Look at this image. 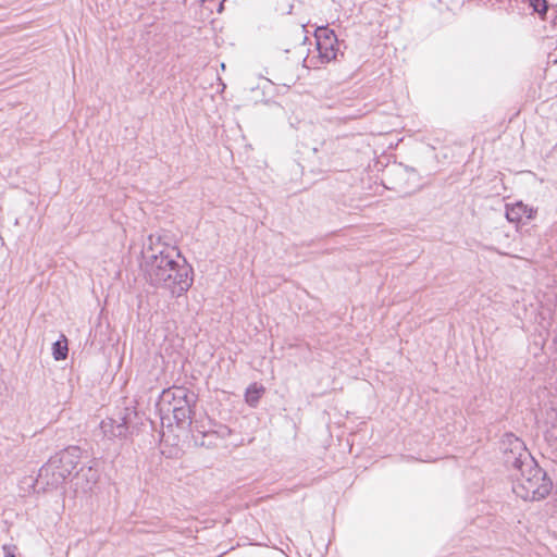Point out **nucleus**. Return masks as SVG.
Here are the masks:
<instances>
[{
    "mask_svg": "<svg viewBox=\"0 0 557 557\" xmlns=\"http://www.w3.org/2000/svg\"><path fill=\"white\" fill-rule=\"evenodd\" d=\"M148 242L143 250L141 268L146 280L152 286H159L160 283H165V272L174 264V258H181V252L176 247L162 243L160 237L150 235Z\"/></svg>",
    "mask_w": 557,
    "mask_h": 557,
    "instance_id": "nucleus-1",
    "label": "nucleus"
},
{
    "mask_svg": "<svg viewBox=\"0 0 557 557\" xmlns=\"http://www.w3.org/2000/svg\"><path fill=\"white\" fill-rule=\"evenodd\" d=\"M552 488L550 478L534 458L513 473L512 492L523 500H542L549 495Z\"/></svg>",
    "mask_w": 557,
    "mask_h": 557,
    "instance_id": "nucleus-2",
    "label": "nucleus"
},
{
    "mask_svg": "<svg viewBox=\"0 0 557 557\" xmlns=\"http://www.w3.org/2000/svg\"><path fill=\"white\" fill-rule=\"evenodd\" d=\"M174 258V264H171L165 272V283H160L158 287L171 290L173 295L181 296L193 285V268L183 258V262Z\"/></svg>",
    "mask_w": 557,
    "mask_h": 557,
    "instance_id": "nucleus-3",
    "label": "nucleus"
},
{
    "mask_svg": "<svg viewBox=\"0 0 557 557\" xmlns=\"http://www.w3.org/2000/svg\"><path fill=\"white\" fill-rule=\"evenodd\" d=\"M138 412L132 408H124L117 418H107L101 421L100 429L103 435L109 440H124L132 434V429L136 424Z\"/></svg>",
    "mask_w": 557,
    "mask_h": 557,
    "instance_id": "nucleus-4",
    "label": "nucleus"
},
{
    "mask_svg": "<svg viewBox=\"0 0 557 557\" xmlns=\"http://www.w3.org/2000/svg\"><path fill=\"white\" fill-rule=\"evenodd\" d=\"M504 462L508 468L519 472L533 457L528 451L524 442L513 434H507L502 443Z\"/></svg>",
    "mask_w": 557,
    "mask_h": 557,
    "instance_id": "nucleus-5",
    "label": "nucleus"
},
{
    "mask_svg": "<svg viewBox=\"0 0 557 557\" xmlns=\"http://www.w3.org/2000/svg\"><path fill=\"white\" fill-rule=\"evenodd\" d=\"M317 49L322 62H331L337 59L341 44L333 29L327 26H320L314 32Z\"/></svg>",
    "mask_w": 557,
    "mask_h": 557,
    "instance_id": "nucleus-6",
    "label": "nucleus"
},
{
    "mask_svg": "<svg viewBox=\"0 0 557 557\" xmlns=\"http://www.w3.org/2000/svg\"><path fill=\"white\" fill-rule=\"evenodd\" d=\"M67 479V475L61 470L57 461L51 457L38 472L35 486L42 491L59 487Z\"/></svg>",
    "mask_w": 557,
    "mask_h": 557,
    "instance_id": "nucleus-7",
    "label": "nucleus"
},
{
    "mask_svg": "<svg viewBox=\"0 0 557 557\" xmlns=\"http://www.w3.org/2000/svg\"><path fill=\"white\" fill-rule=\"evenodd\" d=\"M162 403L168 401L173 407H195L197 395L185 386H172L163 389L161 395Z\"/></svg>",
    "mask_w": 557,
    "mask_h": 557,
    "instance_id": "nucleus-8",
    "label": "nucleus"
},
{
    "mask_svg": "<svg viewBox=\"0 0 557 557\" xmlns=\"http://www.w3.org/2000/svg\"><path fill=\"white\" fill-rule=\"evenodd\" d=\"M52 458L69 478L79 465L83 458V450L78 446H69L52 456Z\"/></svg>",
    "mask_w": 557,
    "mask_h": 557,
    "instance_id": "nucleus-9",
    "label": "nucleus"
},
{
    "mask_svg": "<svg viewBox=\"0 0 557 557\" xmlns=\"http://www.w3.org/2000/svg\"><path fill=\"white\" fill-rule=\"evenodd\" d=\"M190 434L196 446L206 448L218 446L216 435L212 429H207L202 422H196L190 429Z\"/></svg>",
    "mask_w": 557,
    "mask_h": 557,
    "instance_id": "nucleus-10",
    "label": "nucleus"
},
{
    "mask_svg": "<svg viewBox=\"0 0 557 557\" xmlns=\"http://www.w3.org/2000/svg\"><path fill=\"white\" fill-rule=\"evenodd\" d=\"M194 408L195 407H173V408H171V410L173 412V418L178 428L184 429V428L188 426L190 430L191 426L196 422H199L198 420L194 421L191 419V416L194 413ZM168 410H170V408Z\"/></svg>",
    "mask_w": 557,
    "mask_h": 557,
    "instance_id": "nucleus-11",
    "label": "nucleus"
},
{
    "mask_svg": "<svg viewBox=\"0 0 557 557\" xmlns=\"http://www.w3.org/2000/svg\"><path fill=\"white\" fill-rule=\"evenodd\" d=\"M536 210L528 208V206L523 205L522 202H518L513 207L507 209L506 216L510 222H520L523 216H525L528 220L533 219Z\"/></svg>",
    "mask_w": 557,
    "mask_h": 557,
    "instance_id": "nucleus-12",
    "label": "nucleus"
},
{
    "mask_svg": "<svg viewBox=\"0 0 557 557\" xmlns=\"http://www.w3.org/2000/svg\"><path fill=\"white\" fill-rule=\"evenodd\" d=\"M69 354L67 339L65 335H61V339L52 344V356L54 360L61 361L66 359Z\"/></svg>",
    "mask_w": 557,
    "mask_h": 557,
    "instance_id": "nucleus-13",
    "label": "nucleus"
},
{
    "mask_svg": "<svg viewBox=\"0 0 557 557\" xmlns=\"http://www.w3.org/2000/svg\"><path fill=\"white\" fill-rule=\"evenodd\" d=\"M264 393V388L262 386H258L256 383L251 384L245 394L246 403L251 406L256 407Z\"/></svg>",
    "mask_w": 557,
    "mask_h": 557,
    "instance_id": "nucleus-14",
    "label": "nucleus"
},
{
    "mask_svg": "<svg viewBox=\"0 0 557 557\" xmlns=\"http://www.w3.org/2000/svg\"><path fill=\"white\" fill-rule=\"evenodd\" d=\"M530 5L534 9L535 12L540 14L543 20L547 18V14L549 12L548 3L546 0H529Z\"/></svg>",
    "mask_w": 557,
    "mask_h": 557,
    "instance_id": "nucleus-15",
    "label": "nucleus"
},
{
    "mask_svg": "<svg viewBox=\"0 0 557 557\" xmlns=\"http://www.w3.org/2000/svg\"><path fill=\"white\" fill-rule=\"evenodd\" d=\"M214 434L216 435V440H225L232 434V430L227 425H215V429H212Z\"/></svg>",
    "mask_w": 557,
    "mask_h": 557,
    "instance_id": "nucleus-16",
    "label": "nucleus"
},
{
    "mask_svg": "<svg viewBox=\"0 0 557 557\" xmlns=\"http://www.w3.org/2000/svg\"><path fill=\"white\" fill-rule=\"evenodd\" d=\"M88 472L91 473L90 478L88 479V481H92V482H96L97 481V474H96V471L92 470V467L89 466L87 468Z\"/></svg>",
    "mask_w": 557,
    "mask_h": 557,
    "instance_id": "nucleus-17",
    "label": "nucleus"
},
{
    "mask_svg": "<svg viewBox=\"0 0 557 557\" xmlns=\"http://www.w3.org/2000/svg\"><path fill=\"white\" fill-rule=\"evenodd\" d=\"M552 17H553L554 24L557 25V21H556L557 20V12H556V10H553Z\"/></svg>",
    "mask_w": 557,
    "mask_h": 557,
    "instance_id": "nucleus-18",
    "label": "nucleus"
},
{
    "mask_svg": "<svg viewBox=\"0 0 557 557\" xmlns=\"http://www.w3.org/2000/svg\"><path fill=\"white\" fill-rule=\"evenodd\" d=\"M5 557H15V555H14V554H12V553H7V554H5Z\"/></svg>",
    "mask_w": 557,
    "mask_h": 557,
    "instance_id": "nucleus-19",
    "label": "nucleus"
}]
</instances>
